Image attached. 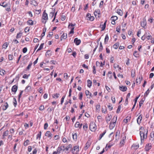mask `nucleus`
<instances>
[{
    "label": "nucleus",
    "mask_w": 154,
    "mask_h": 154,
    "mask_svg": "<svg viewBox=\"0 0 154 154\" xmlns=\"http://www.w3.org/2000/svg\"><path fill=\"white\" fill-rule=\"evenodd\" d=\"M152 147L151 144L150 143H148L145 146V149L146 151H148Z\"/></svg>",
    "instance_id": "6e6552de"
},
{
    "label": "nucleus",
    "mask_w": 154,
    "mask_h": 154,
    "mask_svg": "<svg viewBox=\"0 0 154 154\" xmlns=\"http://www.w3.org/2000/svg\"><path fill=\"white\" fill-rule=\"evenodd\" d=\"M17 89V87L16 85H14L12 88L11 90L12 92H14V93H15Z\"/></svg>",
    "instance_id": "f8f14e48"
},
{
    "label": "nucleus",
    "mask_w": 154,
    "mask_h": 154,
    "mask_svg": "<svg viewBox=\"0 0 154 154\" xmlns=\"http://www.w3.org/2000/svg\"><path fill=\"white\" fill-rule=\"evenodd\" d=\"M27 23L30 25H33V21L31 20H29L27 21Z\"/></svg>",
    "instance_id": "b1692460"
},
{
    "label": "nucleus",
    "mask_w": 154,
    "mask_h": 154,
    "mask_svg": "<svg viewBox=\"0 0 154 154\" xmlns=\"http://www.w3.org/2000/svg\"><path fill=\"white\" fill-rule=\"evenodd\" d=\"M117 117H115V116L113 118L112 121V122H111L109 126V128L110 129H112L115 127L117 120Z\"/></svg>",
    "instance_id": "f03ea898"
},
{
    "label": "nucleus",
    "mask_w": 154,
    "mask_h": 154,
    "mask_svg": "<svg viewBox=\"0 0 154 154\" xmlns=\"http://www.w3.org/2000/svg\"><path fill=\"white\" fill-rule=\"evenodd\" d=\"M80 123L79 122H77L75 125V126L76 128L79 127Z\"/></svg>",
    "instance_id": "13d9d810"
},
{
    "label": "nucleus",
    "mask_w": 154,
    "mask_h": 154,
    "mask_svg": "<svg viewBox=\"0 0 154 154\" xmlns=\"http://www.w3.org/2000/svg\"><path fill=\"white\" fill-rule=\"evenodd\" d=\"M13 100L14 101L13 102V103L15 107H16L17 105V101L16 100V99L14 97L13 98Z\"/></svg>",
    "instance_id": "79ce46f5"
},
{
    "label": "nucleus",
    "mask_w": 154,
    "mask_h": 154,
    "mask_svg": "<svg viewBox=\"0 0 154 154\" xmlns=\"http://www.w3.org/2000/svg\"><path fill=\"white\" fill-rule=\"evenodd\" d=\"M146 19L144 18L143 19L142 21L141 22L140 25L142 27L144 28L145 26L146 25Z\"/></svg>",
    "instance_id": "0eeeda50"
},
{
    "label": "nucleus",
    "mask_w": 154,
    "mask_h": 154,
    "mask_svg": "<svg viewBox=\"0 0 154 154\" xmlns=\"http://www.w3.org/2000/svg\"><path fill=\"white\" fill-rule=\"evenodd\" d=\"M5 10L8 11H11L10 5L8 4V6L6 7Z\"/></svg>",
    "instance_id": "a19ab883"
},
{
    "label": "nucleus",
    "mask_w": 154,
    "mask_h": 154,
    "mask_svg": "<svg viewBox=\"0 0 154 154\" xmlns=\"http://www.w3.org/2000/svg\"><path fill=\"white\" fill-rule=\"evenodd\" d=\"M147 131L146 130L145 132L143 131H140V135L141 138V142H142V141H143L144 139L146 138L147 137Z\"/></svg>",
    "instance_id": "f257e3e1"
},
{
    "label": "nucleus",
    "mask_w": 154,
    "mask_h": 154,
    "mask_svg": "<svg viewBox=\"0 0 154 154\" xmlns=\"http://www.w3.org/2000/svg\"><path fill=\"white\" fill-rule=\"evenodd\" d=\"M103 49V47L102 45V43L101 42H100V47H99V51L100 52V51H101Z\"/></svg>",
    "instance_id": "49530a36"
},
{
    "label": "nucleus",
    "mask_w": 154,
    "mask_h": 154,
    "mask_svg": "<svg viewBox=\"0 0 154 154\" xmlns=\"http://www.w3.org/2000/svg\"><path fill=\"white\" fill-rule=\"evenodd\" d=\"M89 128L90 130L92 131H94L96 129V126L95 124L93 122L91 123Z\"/></svg>",
    "instance_id": "20e7f679"
},
{
    "label": "nucleus",
    "mask_w": 154,
    "mask_h": 154,
    "mask_svg": "<svg viewBox=\"0 0 154 154\" xmlns=\"http://www.w3.org/2000/svg\"><path fill=\"white\" fill-rule=\"evenodd\" d=\"M22 32H20L19 33H17L16 37V38H20L21 37L22 35Z\"/></svg>",
    "instance_id": "cd10ccee"
},
{
    "label": "nucleus",
    "mask_w": 154,
    "mask_h": 154,
    "mask_svg": "<svg viewBox=\"0 0 154 154\" xmlns=\"http://www.w3.org/2000/svg\"><path fill=\"white\" fill-rule=\"evenodd\" d=\"M151 138H150V140L152 141L154 140V134H151L150 135Z\"/></svg>",
    "instance_id": "4d7b16f0"
},
{
    "label": "nucleus",
    "mask_w": 154,
    "mask_h": 154,
    "mask_svg": "<svg viewBox=\"0 0 154 154\" xmlns=\"http://www.w3.org/2000/svg\"><path fill=\"white\" fill-rule=\"evenodd\" d=\"M48 19V14L46 13L45 11H44L42 14V22L44 23H45Z\"/></svg>",
    "instance_id": "7ed1b4c3"
},
{
    "label": "nucleus",
    "mask_w": 154,
    "mask_h": 154,
    "mask_svg": "<svg viewBox=\"0 0 154 154\" xmlns=\"http://www.w3.org/2000/svg\"><path fill=\"white\" fill-rule=\"evenodd\" d=\"M142 119V116L141 115L139 116L138 117L137 119V122L138 124H140L141 122Z\"/></svg>",
    "instance_id": "dca6fc26"
},
{
    "label": "nucleus",
    "mask_w": 154,
    "mask_h": 154,
    "mask_svg": "<svg viewBox=\"0 0 154 154\" xmlns=\"http://www.w3.org/2000/svg\"><path fill=\"white\" fill-rule=\"evenodd\" d=\"M45 136L47 137H48L50 138V139L52 137V134L50 133V131H47L45 134Z\"/></svg>",
    "instance_id": "1a4fd4ad"
},
{
    "label": "nucleus",
    "mask_w": 154,
    "mask_h": 154,
    "mask_svg": "<svg viewBox=\"0 0 154 154\" xmlns=\"http://www.w3.org/2000/svg\"><path fill=\"white\" fill-rule=\"evenodd\" d=\"M106 21L107 20H106L104 23L103 25H100V27H101V28L102 29V31L104 30L106 28Z\"/></svg>",
    "instance_id": "f3484780"
},
{
    "label": "nucleus",
    "mask_w": 154,
    "mask_h": 154,
    "mask_svg": "<svg viewBox=\"0 0 154 154\" xmlns=\"http://www.w3.org/2000/svg\"><path fill=\"white\" fill-rule=\"evenodd\" d=\"M72 148V145L71 144H69L66 148V151H68L70 149H71Z\"/></svg>",
    "instance_id": "473e14b6"
},
{
    "label": "nucleus",
    "mask_w": 154,
    "mask_h": 154,
    "mask_svg": "<svg viewBox=\"0 0 154 154\" xmlns=\"http://www.w3.org/2000/svg\"><path fill=\"white\" fill-rule=\"evenodd\" d=\"M29 141L28 140H26L24 143V145L25 146H26L28 144Z\"/></svg>",
    "instance_id": "3c124183"
},
{
    "label": "nucleus",
    "mask_w": 154,
    "mask_h": 154,
    "mask_svg": "<svg viewBox=\"0 0 154 154\" xmlns=\"http://www.w3.org/2000/svg\"><path fill=\"white\" fill-rule=\"evenodd\" d=\"M107 107L110 111H111L112 109V107L110 103L108 104Z\"/></svg>",
    "instance_id": "de8ad7c7"
},
{
    "label": "nucleus",
    "mask_w": 154,
    "mask_h": 154,
    "mask_svg": "<svg viewBox=\"0 0 154 154\" xmlns=\"http://www.w3.org/2000/svg\"><path fill=\"white\" fill-rule=\"evenodd\" d=\"M107 116H108L106 118V122L108 123L112 118V116L109 115H108Z\"/></svg>",
    "instance_id": "ddd939ff"
},
{
    "label": "nucleus",
    "mask_w": 154,
    "mask_h": 154,
    "mask_svg": "<svg viewBox=\"0 0 154 154\" xmlns=\"http://www.w3.org/2000/svg\"><path fill=\"white\" fill-rule=\"evenodd\" d=\"M85 93L86 96L89 95L90 96H91L92 94L88 90H86L85 91Z\"/></svg>",
    "instance_id": "ea45409f"
},
{
    "label": "nucleus",
    "mask_w": 154,
    "mask_h": 154,
    "mask_svg": "<svg viewBox=\"0 0 154 154\" xmlns=\"http://www.w3.org/2000/svg\"><path fill=\"white\" fill-rule=\"evenodd\" d=\"M102 117L101 116H98L97 118L99 122H100L102 120Z\"/></svg>",
    "instance_id": "338daca9"
},
{
    "label": "nucleus",
    "mask_w": 154,
    "mask_h": 154,
    "mask_svg": "<svg viewBox=\"0 0 154 154\" xmlns=\"http://www.w3.org/2000/svg\"><path fill=\"white\" fill-rule=\"evenodd\" d=\"M87 83H88V85H87L88 86L89 88H90V87L91 86V85H92V81H91L90 80L88 79L87 80Z\"/></svg>",
    "instance_id": "aec40b11"
},
{
    "label": "nucleus",
    "mask_w": 154,
    "mask_h": 154,
    "mask_svg": "<svg viewBox=\"0 0 154 154\" xmlns=\"http://www.w3.org/2000/svg\"><path fill=\"white\" fill-rule=\"evenodd\" d=\"M91 16V14L88 13L86 16V18L87 20H88V19H89Z\"/></svg>",
    "instance_id": "e2e57ef3"
},
{
    "label": "nucleus",
    "mask_w": 154,
    "mask_h": 154,
    "mask_svg": "<svg viewBox=\"0 0 154 154\" xmlns=\"http://www.w3.org/2000/svg\"><path fill=\"white\" fill-rule=\"evenodd\" d=\"M134 56L136 57H138V54H137V51H134L133 54Z\"/></svg>",
    "instance_id": "5fc2aeb1"
},
{
    "label": "nucleus",
    "mask_w": 154,
    "mask_h": 154,
    "mask_svg": "<svg viewBox=\"0 0 154 154\" xmlns=\"http://www.w3.org/2000/svg\"><path fill=\"white\" fill-rule=\"evenodd\" d=\"M149 35V33H148V34L147 33V35H146V38L148 40L151 39L152 38V37L151 35Z\"/></svg>",
    "instance_id": "4be33fe9"
},
{
    "label": "nucleus",
    "mask_w": 154,
    "mask_h": 154,
    "mask_svg": "<svg viewBox=\"0 0 154 154\" xmlns=\"http://www.w3.org/2000/svg\"><path fill=\"white\" fill-rule=\"evenodd\" d=\"M41 134H42L41 131H39V133H38L37 135V137H36L37 139H40L41 136Z\"/></svg>",
    "instance_id": "c03bdc74"
},
{
    "label": "nucleus",
    "mask_w": 154,
    "mask_h": 154,
    "mask_svg": "<svg viewBox=\"0 0 154 154\" xmlns=\"http://www.w3.org/2000/svg\"><path fill=\"white\" fill-rule=\"evenodd\" d=\"M30 76V74L27 75L26 74H24L23 76V78L27 79Z\"/></svg>",
    "instance_id": "8fccbe9b"
},
{
    "label": "nucleus",
    "mask_w": 154,
    "mask_h": 154,
    "mask_svg": "<svg viewBox=\"0 0 154 154\" xmlns=\"http://www.w3.org/2000/svg\"><path fill=\"white\" fill-rule=\"evenodd\" d=\"M13 56L12 55L9 54L8 55V59L9 60H11L13 59Z\"/></svg>",
    "instance_id": "603ef678"
},
{
    "label": "nucleus",
    "mask_w": 154,
    "mask_h": 154,
    "mask_svg": "<svg viewBox=\"0 0 154 154\" xmlns=\"http://www.w3.org/2000/svg\"><path fill=\"white\" fill-rule=\"evenodd\" d=\"M8 131H5V132H4V133L3 134V138H4L6 136L8 135Z\"/></svg>",
    "instance_id": "f704fd0d"
},
{
    "label": "nucleus",
    "mask_w": 154,
    "mask_h": 154,
    "mask_svg": "<svg viewBox=\"0 0 154 154\" xmlns=\"http://www.w3.org/2000/svg\"><path fill=\"white\" fill-rule=\"evenodd\" d=\"M120 90L123 91H125L127 90V87L126 86H120L119 87Z\"/></svg>",
    "instance_id": "2eb2a0df"
},
{
    "label": "nucleus",
    "mask_w": 154,
    "mask_h": 154,
    "mask_svg": "<svg viewBox=\"0 0 154 154\" xmlns=\"http://www.w3.org/2000/svg\"><path fill=\"white\" fill-rule=\"evenodd\" d=\"M73 149L74 151H73V150H72V152H73L75 150L76 151H79V147L77 146H75L73 147Z\"/></svg>",
    "instance_id": "6ab92c4d"
},
{
    "label": "nucleus",
    "mask_w": 154,
    "mask_h": 154,
    "mask_svg": "<svg viewBox=\"0 0 154 154\" xmlns=\"http://www.w3.org/2000/svg\"><path fill=\"white\" fill-rule=\"evenodd\" d=\"M45 55L46 56L48 55H51V51L49 50L46 53Z\"/></svg>",
    "instance_id": "680f3d73"
},
{
    "label": "nucleus",
    "mask_w": 154,
    "mask_h": 154,
    "mask_svg": "<svg viewBox=\"0 0 154 154\" xmlns=\"http://www.w3.org/2000/svg\"><path fill=\"white\" fill-rule=\"evenodd\" d=\"M106 109L105 107H102V111L103 113H106Z\"/></svg>",
    "instance_id": "09e8293b"
},
{
    "label": "nucleus",
    "mask_w": 154,
    "mask_h": 154,
    "mask_svg": "<svg viewBox=\"0 0 154 154\" xmlns=\"http://www.w3.org/2000/svg\"><path fill=\"white\" fill-rule=\"evenodd\" d=\"M94 15L95 16H96L97 14H98L99 15L100 14V11L99 10H96L94 13Z\"/></svg>",
    "instance_id": "7c9ffc66"
},
{
    "label": "nucleus",
    "mask_w": 154,
    "mask_h": 154,
    "mask_svg": "<svg viewBox=\"0 0 154 154\" xmlns=\"http://www.w3.org/2000/svg\"><path fill=\"white\" fill-rule=\"evenodd\" d=\"M139 145L136 144H133L131 146L132 148H134L135 149H137L139 147Z\"/></svg>",
    "instance_id": "c756f323"
},
{
    "label": "nucleus",
    "mask_w": 154,
    "mask_h": 154,
    "mask_svg": "<svg viewBox=\"0 0 154 154\" xmlns=\"http://www.w3.org/2000/svg\"><path fill=\"white\" fill-rule=\"evenodd\" d=\"M8 43L7 42H5L2 45V48L4 49H6L8 46Z\"/></svg>",
    "instance_id": "bb28decb"
},
{
    "label": "nucleus",
    "mask_w": 154,
    "mask_h": 154,
    "mask_svg": "<svg viewBox=\"0 0 154 154\" xmlns=\"http://www.w3.org/2000/svg\"><path fill=\"white\" fill-rule=\"evenodd\" d=\"M30 4L35 6H37L38 5V3L35 0H31L30 1Z\"/></svg>",
    "instance_id": "9b49d317"
},
{
    "label": "nucleus",
    "mask_w": 154,
    "mask_h": 154,
    "mask_svg": "<svg viewBox=\"0 0 154 154\" xmlns=\"http://www.w3.org/2000/svg\"><path fill=\"white\" fill-rule=\"evenodd\" d=\"M109 40V36L107 34L106 35L104 39V43L106 44Z\"/></svg>",
    "instance_id": "a878e982"
},
{
    "label": "nucleus",
    "mask_w": 154,
    "mask_h": 154,
    "mask_svg": "<svg viewBox=\"0 0 154 154\" xmlns=\"http://www.w3.org/2000/svg\"><path fill=\"white\" fill-rule=\"evenodd\" d=\"M76 25V24L75 23H74V24H72V23H70V24H69V25H68V28H70V26H75Z\"/></svg>",
    "instance_id": "0e129e2a"
},
{
    "label": "nucleus",
    "mask_w": 154,
    "mask_h": 154,
    "mask_svg": "<svg viewBox=\"0 0 154 154\" xmlns=\"http://www.w3.org/2000/svg\"><path fill=\"white\" fill-rule=\"evenodd\" d=\"M67 37V34L66 33H63L60 37V40L62 41V39H66Z\"/></svg>",
    "instance_id": "4468645a"
},
{
    "label": "nucleus",
    "mask_w": 154,
    "mask_h": 154,
    "mask_svg": "<svg viewBox=\"0 0 154 154\" xmlns=\"http://www.w3.org/2000/svg\"><path fill=\"white\" fill-rule=\"evenodd\" d=\"M27 50V48L26 47L24 48L23 50V53H26Z\"/></svg>",
    "instance_id": "774afa93"
},
{
    "label": "nucleus",
    "mask_w": 154,
    "mask_h": 154,
    "mask_svg": "<svg viewBox=\"0 0 154 154\" xmlns=\"http://www.w3.org/2000/svg\"><path fill=\"white\" fill-rule=\"evenodd\" d=\"M74 42L76 45H79L81 43V41L79 39H78L77 38H75L74 39Z\"/></svg>",
    "instance_id": "9d476101"
},
{
    "label": "nucleus",
    "mask_w": 154,
    "mask_h": 154,
    "mask_svg": "<svg viewBox=\"0 0 154 154\" xmlns=\"http://www.w3.org/2000/svg\"><path fill=\"white\" fill-rule=\"evenodd\" d=\"M96 111L97 112H100V105H97L96 106Z\"/></svg>",
    "instance_id": "393cba45"
},
{
    "label": "nucleus",
    "mask_w": 154,
    "mask_h": 154,
    "mask_svg": "<svg viewBox=\"0 0 154 154\" xmlns=\"http://www.w3.org/2000/svg\"><path fill=\"white\" fill-rule=\"evenodd\" d=\"M5 71L3 69H1L0 70V75L2 76H3L5 75Z\"/></svg>",
    "instance_id": "c9c22d12"
},
{
    "label": "nucleus",
    "mask_w": 154,
    "mask_h": 154,
    "mask_svg": "<svg viewBox=\"0 0 154 154\" xmlns=\"http://www.w3.org/2000/svg\"><path fill=\"white\" fill-rule=\"evenodd\" d=\"M126 139V137H123V138L122 140L120 142V144L121 145H123L124 143L125 142V140Z\"/></svg>",
    "instance_id": "58836bf2"
},
{
    "label": "nucleus",
    "mask_w": 154,
    "mask_h": 154,
    "mask_svg": "<svg viewBox=\"0 0 154 154\" xmlns=\"http://www.w3.org/2000/svg\"><path fill=\"white\" fill-rule=\"evenodd\" d=\"M32 64V63H29V64L28 65V66L27 67V69L28 70H29V69L31 68Z\"/></svg>",
    "instance_id": "69168bd1"
},
{
    "label": "nucleus",
    "mask_w": 154,
    "mask_h": 154,
    "mask_svg": "<svg viewBox=\"0 0 154 154\" xmlns=\"http://www.w3.org/2000/svg\"><path fill=\"white\" fill-rule=\"evenodd\" d=\"M147 35V33H146L142 37L141 39L143 41L146 38V35Z\"/></svg>",
    "instance_id": "6e6d98bb"
},
{
    "label": "nucleus",
    "mask_w": 154,
    "mask_h": 154,
    "mask_svg": "<svg viewBox=\"0 0 154 154\" xmlns=\"http://www.w3.org/2000/svg\"><path fill=\"white\" fill-rule=\"evenodd\" d=\"M117 12L120 16H122L123 15V12L120 9H117Z\"/></svg>",
    "instance_id": "412c9836"
},
{
    "label": "nucleus",
    "mask_w": 154,
    "mask_h": 154,
    "mask_svg": "<svg viewBox=\"0 0 154 154\" xmlns=\"http://www.w3.org/2000/svg\"><path fill=\"white\" fill-rule=\"evenodd\" d=\"M117 17L116 16H112L111 18V20H112L115 21L117 19Z\"/></svg>",
    "instance_id": "37998d69"
},
{
    "label": "nucleus",
    "mask_w": 154,
    "mask_h": 154,
    "mask_svg": "<svg viewBox=\"0 0 154 154\" xmlns=\"http://www.w3.org/2000/svg\"><path fill=\"white\" fill-rule=\"evenodd\" d=\"M106 131L105 130V131H104V132H103V133L102 134H101L100 135V136L99 137V140H100L101 139V138L104 136V135L106 133Z\"/></svg>",
    "instance_id": "4c0bfd02"
},
{
    "label": "nucleus",
    "mask_w": 154,
    "mask_h": 154,
    "mask_svg": "<svg viewBox=\"0 0 154 154\" xmlns=\"http://www.w3.org/2000/svg\"><path fill=\"white\" fill-rule=\"evenodd\" d=\"M43 32L41 35L42 38L43 36H44L45 35V33L46 30V28H44L43 29Z\"/></svg>",
    "instance_id": "2f4dec72"
},
{
    "label": "nucleus",
    "mask_w": 154,
    "mask_h": 154,
    "mask_svg": "<svg viewBox=\"0 0 154 154\" xmlns=\"http://www.w3.org/2000/svg\"><path fill=\"white\" fill-rule=\"evenodd\" d=\"M31 89V87L30 86H27L26 87V88L24 91H20V93L19 94L18 96H21V95H22V93L23 92H27L29 90H30Z\"/></svg>",
    "instance_id": "39448f33"
},
{
    "label": "nucleus",
    "mask_w": 154,
    "mask_h": 154,
    "mask_svg": "<svg viewBox=\"0 0 154 154\" xmlns=\"http://www.w3.org/2000/svg\"><path fill=\"white\" fill-rule=\"evenodd\" d=\"M83 128L85 131H86L88 128V125L87 124H85L83 126Z\"/></svg>",
    "instance_id": "052dcab7"
},
{
    "label": "nucleus",
    "mask_w": 154,
    "mask_h": 154,
    "mask_svg": "<svg viewBox=\"0 0 154 154\" xmlns=\"http://www.w3.org/2000/svg\"><path fill=\"white\" fill-rule=\"evenodd\" d=\"M143 77L141 75L138 76L136 79V83L138 84H140L141 83V81Z\"/></svg>",
    "instance_id": "423d86ee"
},
{
    "label": "nucleus",
    "mask_w": 154,
    "mask_h": 154,
    "mask_svg": "<svg viewBox=\"0 0 154 154\" xmlns=\"http://www.w3.org/2000/svg\"><path fill=\"white\" fill-rule=\"evenodd\" d=\"M44 45V43H42L40 46V47H39V48L37 50L36 52L38 51H39L40 50H41L43 48V46Z\"/></svg>",
    "instance_id": "e433bc0d"
},
{
    "label": "nucleus",
    "mask_w": 154,
    "mask_h": 154,
    "mask_svg": "<svg viewBox=\"0 0 154 154\" xmlns=\"http://www.w3.org/2000/svg\"><path fill=\"white\" fill-rule=\"evenodd\" d=\"M72 136L73 139L74 140H76L77 138V134L76 133H72Z\"/></svg>",
    "instance_id": "5701e85b"
},
{
    "label": "nucleus",
    "mask_w": 154,
    "mask_h": 154,
    "mask_svg": "<svg viewBox=\"0 0 154 154\" xmlns=\"http://www.w3.org/2000/svg\"><path fill=\"white\" fill-rule=\"evenodd\" d=\"M62 150V149L60 146L58 147L57 149V151L59 154L60 153V152Z\"/></svg>",
    "instance_id": "a18cd8bd"
},
{
    "label": "nucleus",
    "mask_w": 154,
    "mask_h": 154,
    "mask_svg": "<svg viewBox=\"0 0 154 154\" xmlns=\"http://www.w3.org/2000/svg\"><path fill=\"white\" fill-rule=\"evenodd\" d=\"M135 71L132 70L131 73V76L133 78L135 77Z\"/></svg>",
    "instance_id": "864d4df0"
},
{
    "label": "nucleus",
    "mask_w": 154,
    "mask_h": 154,
    "mask_svg": "<svg viewBox=\"0 0 154 154\" xmlns=\"http://www.w3.org/2000/svg\"><path fill=\"white\" fill-rule=\"evenodd\" d=\"M119 45V43H116L114 44L113 45V48L115 49H117Z\"/></svg>",
    "instance_id": "c85d7f7f"
},
{
    "label": "nucleus",
    "mask_w": 154,
    "mask_h": 154,
    "mask_svg": "<svg viewBox=\"0 0 154 154\" xmlns=\"http://www.w3.org/2000/svg\"><path fill=\"white\" fill-rule=\"evenodd\" d=\"M5 2H3L0 4V5L3 7L4 8H6L8 6V4H6L4 5Z\"/></svg>",
    "instance_id": "72a5a7b5"
},
{
    "label": "nucleus",
    "mask_w": 154,
    "mask_h": 154,
    "mask_svg": "<svg viewBox=\"0 0 154 154\" xmlns=\"http://www.w3.org/2000/svg\"><path fill=\"white\" fill-rule=\"evenodd\" d=\"M8 107V104L7 103H5V104L2 106V109L3 110H5Z\"/></svg>",
    "instance_id": "a211bd4d"
},
{
    "label": "nucleus",
    "mask_w": 154,
    "mask_h": 154,
    "mask_svg": "<svg viewBox=\"0 0 154 154\" xmlns=\"http://www.w3.org/2000/svg\"><path fill=\"white\" fill-rule=\"evenodd\" d=\"M54 109V107H51V108H48V110L49 111V112H51L52 111H53Z\"/></svg>",
    "instance_id": "bf43d9fd"
}]
</instances>
